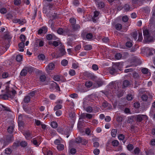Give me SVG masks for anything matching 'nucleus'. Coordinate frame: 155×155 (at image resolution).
Wrapping results in <instances>:
<instances>
[{
  "label": "nucleus",
  "mask_w": 155,
  "mask_h": 155,
  "mask_svg": "<svg viewBox=\"0 0 155 155\" xmlns=\"http://www.w3.org/2000/svg\"><path fill=\"white\" fill-rule=\"evenodd\" d=\"M13 23H18L20 25H23L25 23L26 21L25 19H21L18 18H15L12 20Z\"/></svg>",
  "instance_id": "nucleus-3"
},
{
  "label": "nucleus",
  "mask_w": 155,
  "mask_h": 155,
  "mask_svg": "<svg viewBox=\"0 0 155 155\" xmlns=\"http://www.w3.org/2000/svg\"><path fill=\"white\" fill-rule=\"evenodd\" d=\"M46 79V77L45 75H41L39 78L40 81L41 82H44L45 81Z\"/></svg>",
  "instance_id": "nucleus-35"
},
{
  "label": "nucleus",
  "mask_w": 155,
  "mask_h": 155,
  "mask_svg": "<svg viewBox=\"0 0 155 155\" xmlns=\"http://www.w3.org/2000/svg\"><path fill=\"white\" fill-rule=\"evenodd\" d=\"M6 18L8 19V20L13 19V16L12 14L10 13L7 14L6 15Z\"/></svg>",
  "instance_id": "nucleus-29"
},
{
  "label": "nucleus",
  "mask_w": 155,
  "mask_h": 155,
  "mask_svg": "<svg viewBox=\"0 0 155 155\" xmlns=\"http://www.w3.org/2000/svg\"><path fill=\"white\" fill-rule=\"evenodd\" d=\"M76 74L75 71L72 69H70L69 71V74L71 76H74Z\"/></svg>",
  "instance_id": "nucleus-32"
},
{
  "label": "nucleus",
  "mask_w": 155,
  "mask_h": 155,
  "mask_svg": "<svg viewBox=\"0 0 155 155\" xmlns=\"http://www.w3.org/2000/svg\"><path fill=\"white\" fill-rule=\"evenodd\" d=\"M148 117L146 115H138L137 116V120L141 122L143 120H147Z\"/></svg>",
  "instance_id": "nucleus-5"
},
{
  "label": "nucleus",
  "mask_w": 155,
  "mask_h": 155,
  "mask_svg": "<svg viewBox=\"0 0 155 155\" xmlns=\"http://www.w3.org/2000/svg\"><path fill=\"white\" fill-rule=\"evenodd\" d=\"M133 98V96L131 94H128L127 95V98L128 101H131Z\"/></svg>",
  "instance_id": "nucleus-54"
},
{
  "label": "nucleus",
  "mask_w": 155,
  "mask_h": 155,
  "mask_svg": "<svg viewBox=\"0 0 155 155\" xmlns=\"http://www.w3.org/2000/svg\"><path fill=\"white\" fill-rule=\"evenodd\" d=\"M125 138L124 135L123 134H120L118 136V139L119 140H122Z\"/></svg>",
  "instance_id": "nucleus-58"
},
{
  "label": "nucleus",
  "mask_w": 155,
  "mask_h": 155,
  "mask_svg": "<svg viewBox=\"0 0 155 155\" xmlns=\"http://www.w3.org/2000/svg\"><path fill=\"white\" fill-rule=\"evenodd\" d=\"M93 35L91 33H87L86 35V38L87 39L90 40L92 38Z\"/></svg>",
  "instance_id": "nucleus-38"
},
{
  "label": "nucleus",
  "mask_w": 155,
  "mask_h": 155,
  "mask_svg": "<svg viewBox=\"0 0 155 155\" xmlns=\"http://www.w3.org/2000/svg\"><path fill=\"white\" fill-rule=\"evenodd\" d=\"M41 140V137L40 136L33 139L31 142L33 144L36 146H38L40 144Z\"/></svg>",
  "instance_id": "nucleus-2"
},
{
  "label": "nucleus",
  "mask_w": 155,
  "mask_h": 155,
  "mask_svg": "<svg viewBox=\"0 0 155 155\" xmlns=\"http://www.w3.org/2000/svg\"><path fill=\"white\" fill-rule=\"evenodd\" d=\"M62 107V106L60 104H58L54 106V110H58L61 109Z\"/></svg>",
  "instance_id": "nucleus-33"
},
{
  "label": "nucleus",
  "mask_w": 155,
  "mask_h": 155,
  "mask_svg": "<svg viewBox=\"0 0 155 155\" xmlns=\"http://www.w3.org/2000/svg\"><path fill=\"white\" fill-rule=\"evenodd\" d=\"M69 21L71 23V26L72 25L76 24V19L73 18H71L69 20Z\"/></svg>",
  "instance_id": "nucleus-26"
},
{
  "label": "nucleus",
  "mask_w": 155,
  "mask_h": 155,
  "mask_svg": "<svg viewBox=\"0 0 155 155\" xmlns=\"http://www.w3.org/2000/svg\"><path fill=\"white\" fill-rule=\"evenodd\" d=\"M22 59V56L21 55H18L16 57V60L18 62H20Z\"/></svg>",
  "instance_id": "nucleus-31"
},
{
  "label": "nucleus",
  "mask_w": 155,
  "mask_h": 155,
  "mask_svg": "<svg viewBox=\"0 0 155 155\" xmlns=\"http://www.w3.org/2000/svg\"><path fill=\"white\" fill-rule=\"evenodd\" d=\"M50 133L51 136H54L56 134V131L53 129H51Z\"/></svg>",
  "instance_id": "nucleus-60"
},
{
  "label": "nucleus",
  "mask_w": 155,
  "mask_h": 155,
  "mask_svg": "<svg viewBox=\"0 0 155 155\" xmlns=\"http://www.w3.org/2000/svg\"><path fill=\"white\" fill-rule=\"evenodd\" d=\"M49 45L52 44L54 46L57 47L59 45V42L57 41H54L53 42L51 41H49Z\"/></svg>",
  "instance_id": "nucleus-28"
},
{
  "label": "nucleus",
  "mask_w": 155,
  "mask_h": 155,
  "mask_svg": "<svg viewBox=\"0 0 155 155\" xmlns=\"http://www.w3.org/2000/svg\"><path fill=\"white\" fill-rule=\"evenodd\" d=\"M24 135L27 139H29L32 137L30 131H26L24 133Z\"/></svg>",
  "instance_id": "nucleus-10"
},
{
  "label": "nucleus",
  "mask_w": 155,
  "mask_h": 155,
  "mask_svg": "<svg viewBox=\"0 0 155 155\" xmlns=\"http://www.w3.org/2000/svg\"><path fill=\"white\" fill-rule=\"evenodd\" d=\"M12 152V150L9 148H6L5 150V153L7 154H10Z\"/></svg>",
  "instance_id": "nucleus-41"
},
{
  "label": "nucleus",
  "mask_w": 155,
  "mask_h": 155,
  "mask_svg": "<svg viewBox=\"0 0 155 155\" xmlns=\"http://www.w3.org/2000/svg\"><path fill=\"white\" fill-rule=\"evenodd\" d=\"M60 53L59 56H61L64 55L65 54V51L64 47L62 46L61 49H60Z\"/></svg>",
  "instance_id": "nucleus-16"
},
{
  "label": "nucleus",
  "mask_w": 155,
  "mask_h": 155,
  "mask_svg": "<svg viewBox=\"0 0 155 155\" xmlns=\"http://www.w3.org/2000/svg\"><path fill=\"white\" fill-rule=\"evenodd\" d=\"M21 2L20 0H15L14 4L15 5H19L21 3Z\"/></svg>",
  "instance_id": "nucleus-63"
},
{
  "label": "nucleus",
  "mask_w": 155,
  "mask_h": 155,
  "mask_svg": "<svg viewBox=\"0 0 155 155\" xmlns=\"http://www.w3.org/2000/svg\"><path fill=\"white\" fill-rule=\"evenodd\" d=\"M0 12L2 14H5L7 12V10L5 8H3L0 9Z\"/></svg>",
  "instance_id": "nucleus-62"
},
{
  "label": "nucleus",
  "mask_w": 155,
  "mask_h": 155,
  "mask_svg": "<svg viewBox=\"0 0 155 155\" xmlns=\"http://www.w3.org/2000/svg\"><path fill=\"white\" fill-rule=\"evenodd\" d=\"M51 125L53 128H55L57 127L58 124L56 122L53 121L51 123Z\"/></svg>",
  "instance_id": "nucleus-43"
},
{
  "label": "nucleus",
  "mask_w": 155,
  "mask_h": 155,
  "mask_svg": "<svg viewBox=\"0 0 155 155\" xmlns=\"http://www.w3.org/2000/svg\"><path fill=\"white\" fill-rule=\"evenodd\" d=\"M34 14H33V15L32 16V19H34L35 18L36 16L37 12V8H34Z\"/></svg>",
  "instance_id": "nucleus-48"
},
{
  "label": "nucleus",
  "mask_w": 155,
  "mask_h": 155,
  "mask_svg": "<svg viewBox=\"0 0 155 155\" xmlns=\"http://www.w3.org/2000/svg\"><path fill=\"white\" fill-rule=\"evenodd\" d=\"M38 58L41 60H44L45 58V55L43 54H39L38 56Z\"/></svg>",
  "instance_id": "nucleus-34"
},
{
  "label": "nucleus",
  "mask_w": 155,
  "mask_h": 155,
  "mask_svg": "<svg viewBox=\"0 0 155 155\" xmlns=\"http://www.w3.org/2000/svg\"><path fill=\"white\" fill-rule=\"evenodd\" d=\"M70 97L73 98H77L78 97V95L76 93H74L71 94Z\"/></svg>",
  "instance_id": "nucleus-61"
},
{
  "label": "nucleus",
  "mask_w": 155,
  "mask_h": 155,
  "mask_svg": "<svg viewBox=\"0 0 155 155\" xmlns=\"http://www.w3.org/2000/svg\"><path fill=\"white\" fill-rule=\"evenodd\" d=\"M22 115H19L18 117V126L20 127L23 126L24 124V122L21 120Z\"/></svg>",
  "instance_id": "nucleus-12"
},
{
  "label": "nucleus",
  "mask_w": 155,
  "mask_h": 155,
  "mask_svg": "<svg viewBox=\"0 0 155 155\" xmlns=\"http://www.w3.org/2000/svg\"><path fill=\"white\" fill-rule=\"evenodd\" d=\"M23 109L24 111L28 114H30L31 112V108L30 106L23 107Z\"/></svg>",
  "instance_id": "nucleus-13"
},
{
  "label": "nucleus",
  "mask_w": 155,
  "mask_h": 155,
  "mask_svg": "<svg viewBox=\"0 0 155 155\" xmlns=\"http://www.w3.org/2000/svg\"><path fill=\"white\" fill-rule=\"evenodd\" d=\"M134 148L133 145L131 144H129L127 145V148L129 150H132Z\"/></svg>",
  "instance_id": "nucleus-57"
},
{
  "label": "nucleus",
  "mask_w": 155,
  "mask_h": 155,
  "mask_svg": "<svg viewBox=\"0 0 155 155\" xmlns=\"http://www.w3.org/2000/svg\"><path fill=\"white\" fill-rule=\"evenodd\" d=\"M122 54L120 53H117L115 55V57L116 59L119 60L122 57Z\"/></svg>",
  "instance_id": "nucleus-42"
},
{
  "label": "nucleus",
  "mask_w": 155,
  "mask_h": 155,
  "mask_svg": "<svg viewBox=\"0 0 155 155\" xmlns=\"http://www.w3.org/2000/svg\"><path fill=\"white\" fill-rule=\"evenodd\" d=\"M102 107L104 108L107 107V109H110L112 106L110 104L108 103L107 101H104L102 104Z\"/></svg>",
  "instance_id": "nucleus-8"
},
{
  "label": "nucleus",
  "mask_w": 155,
  "mask_h": 155,
  "mask_svg": "<svg viewBox=\"0 0 155 155\" xmlns=\"http://www.w3.org/2000/svg\"><path fill=\"white\" fill-rule=\"evenodd\" d=\"M20 39L21 41V42H25L26 40V37L23 35H21L20 37Z\"/></svg>",
  "instance_id": "nucleus-39"
},
{
  "label": "nucleus",
  "mask_w": 155,
  "mask_h": 155,
  "mask_svg": "<svg viewBox=\"0 0 155 155\" xmlns=\"http://www.w3.org/2000/svg\"><path fill=\"white\" fill-rule=\"evenodd\" d=\"M130 85V82L127 80H125L123 82V85L124 87H126Z\"/></svg>",
  "instance_id": "nucleus-30"
},
{
  "label": "nucleus",
  "mask_w": 155,
  "mask_h": 155,
  "mask_svg": "<svg viewBox=\"0 0 155 155\" xmlns=\"http://www.w3.org/2000/svg\"><path fill=\"white\" fill-rule=\"evenodd\" d=\"M123 120V117L121 116H118L116 118V120L118 122H121Z\"/></svg>",
  "instance_id": "nucleus-55"
},
{
  "label": "nucleus",
  "mask_w": 155,
  "mask_h": 155,
  "mask_svg": "<svg viewBox=\"0 0 155 155\" xmlns=\"http://www.w3.org/2000/svg\"><path fill=\"white\" fill-rule=\"evenodd\" d=\"M85 110L88 113H91L92 112L93 108L92 107L89 106L85 109Z\"/></svg>",
  "instance_id": "nucleus-44"
},
{
  "label": "nucleus",
  "mask_w": 155,
  "mask_h": 155,
  "mask_svg": "<svg viewBox=\"0 0 155 155\" xmlns=\"http://www.w3.org/2000/svg\"><path fill=\"white\" fill-rule=\"evenodd\" d=\"M141 71L144 74H147L148 72V69L146 68H143L142 69Z\"/></svg>",
  "instance_id": "nucleus-53"
},
{
  "label": "nucleus",
  "mask_w": 155,
  "mask_h": 155,
  "mask_svg": "<svg viewBox=\"0 0 155 155\" xmlns=\"http://www.w3.org/2000/svg\"><path fill=\"white\" fill-rule=\"evenodd\" d=\"M25 69L27 71V72L31 73L33 71V68L31 66L25 67Z\"/></svg>",
  "instance_id": "nucleus-24"
},
{
  "label": "nucleus",
  "mask_w": 155,
  "mask_h": 155,
  "mask_svg": "<svg viewBox=\"0 0 155 155\" xmlns=\"http://www.w3.org/2000/svg\"><path fill=\"white\" fill-rule=\"evenodd\" d=\"M57 148L58 150L61 151L64 149V146L63 144H60L57 146Z\"/></svg>",
  "instance_id": "nucleus-22"
},
{
  "label": "nucleus",
  "mask_w": 155,
  "mask_h": 155,
  "mask_svg": "<svg viewBox=\"0 0 155 155\" xmlns=\"http://www.w3.org/2000/svg\"><path fill=\"white\" fill-rule=\"evenodd\" d=\"M25 44L24 42H21L18 44V47L19 48V51H23L24 50V48L25 47Z\"/></svg>",
  "instance_id": "nucleus-14"
},
{
  "label": "nucleus",
  "mask_w": 155,
  "mask_h": 155,
  "mask_svg": "<svg viewBox=\"0 0 155 155\" xmlns=\"http://www.w3.org/2000/svg\"><path fill=\"white\" fill-rule=\"evenodd\" d=\"M16 94V91L15 90H12L9 92L8 94H9V96L11 97H10V98H13Z\"/></svg>",
  "instance_id": "nucleus-19"
},
{
  "label": "nucleus",
  "mask_w": 155,
  "mask_h": 155,
  "mask_svg": "<svg viewBox=\"0 0 155 155\" xmlns=\"http://www.w3.org/2000/svg\"><path fill=\"white\" fill-rule=\"evenodd\" d=\"M48 31V28L46 26H43L38 30V34H45Z\"/></svg>",
  "instance_id": "nucleus-6"
},
{
  "label": "nucleus",
  "mask_w": 155,
  "mask_h": 155,
  "mask_svg": "<svg viewBox=\"0 0 155 155\" xmlns=\"http://www.w3.org/2000/svg\"><path fill=\"white\" fill-rule=\"evenodd\" d=\"M27 73V71L25 69V67L20 73V75L22 76H25L26 75Z\"/></svg>",
  "instance_id": "nucleus-18"
},
{
  "label": "nucleus",
  "mask_w": 155,
  "mask_h": 155,
  "mask_svg": "<svg viewBox=\"0 0 155 155\" xmlns=\"http://www.w3.org/2000/svg\"><path fill=\"white\" fill-rule=\"evenodd\" d=\"M109 72L110 74H114L116 72V70L114 68H112L110 69Z\"/></svg>",
  "instance_id": "nucleus-56"
},
{
  "label": "nucleus",
  "mask_w": 155,
  "mask_h": 155,
  "mask_svg": "<svg viewBox=\"0 0 155 155\" xmlns=\"http://www.w3.org/2000/svg\"><path fill=\"white\" fill-rule=\"evenodd\" d=\"M119 142L117 140H113L112 142V144L114 146H117L118 145Z\"/></svg>",
  "instance_id": "nucleus-45"
},
{
  "label": "nucleus",
  "mask_w": 155,
  "mask_h": 155,
  "mask_svg": "<svg viewBox=\"0 0 155 155\" xmlns=\"http://www.w3.org/2000/svg\"><path fill=\"white\" fill-rule=\"evenodd\" d=\"M20 145L22 147H25L27 146V143L25 141H22L20 143Z\"/></svg>",
  "instance_id": "nucleus-59"
},
{
  "label": "nucleus",
  "mask_w": 155,
  "mask_h": 155,
  "mask_svg": "<svg viewBox=\"0 0 155 155\" xmlns=\"http://www.w3.org/2000/svg\"><path fill=\"white\" fill-rule=\"evenodd\" d=\"M117 132V130L116 129H113L111 131V135L113 137H115L116 136V134Z\"/></svg>",
  "instance_id": "nucleus-21"
},
{
  "label": "nucleus",
  "mask_w": 155,
  "mask_h": 155,
  "mask_svg": "<svg viewBox=\"0 0 155 155\" xmlns=\"http://www.w3.org/2000/svg\"><path fill=\"white\" fill-rule=\"evenodd\" d=\"M60 79V77L58 75H55L53 77V79L56 81H59Z\"/></svg>",
  "instance_id": "nucleus-47"
},
{
  "label": "nucleus",
  "mask_w": 155,
  "mask_h": 155,
  "mask_svg": "<svg viewBox=\"0 0 155 155\" xmlns=\"http://www.w3.org/2000/svg\"><path fill=\"white\" fill-rule=\"evenodd\" d=\"M139 34V36H138V40L141 41L143 39V37L142 35V31H139L138 32Z\"/></svg>",
  "instance_id": "nucleus-50"
},
{
  "label": "nucleus",
  "mask_w": 155,
  "mask_h": 155,
  "mask_svg": "<svg viewBox=\"0 0 155 155\" xmlns=\"http://www.w3.org/2000/svg\"><path fill=\"white\" fill-rule=\"evenodd\" d=\"M134 107L136 108H138L140 107V104L138 102H136L134 104Z\"/></svg>",
  "instance_id": "nucleus-64"
},
{
  "label": "nucleus",
  "mask_w": 155,
  "mask_h": 155,
  "mask_svg": "<svg viewBox=\"0 0 155 155\" xmlns=\"http://www.w3.org/2000/svg\"><path fill=\"white\" fill-rule=\"evenodd\" d=\"M124 9L127 12L130 11V8L129 5L126 4L123 7Z\"/></svg>",
  "instance_id": "nucleus-23"
},
{
  "label": "nucleus",
  "mask_w": 155,
  "mask_h": 155,
  "mask_svg": "<svg viewBox=\"0 0 155 155\" xmlns=\"http://www.w3.org/2000/svg\"><path fill=\"white\" fill-rule=\"evenodd\" d=\"M55 67V65L54 63L52 62L50 63L46 67L45 70L47 72H48L50 71L53 70Z\"/></svg>",
  "instance_id": "nucleus-4"
},
{
  "label": "nucleus",
  "mask_w": 155,
  "mask_h": 155,
  "mask_svg": "<svg viewBox=\"0 0 155 155\" xmlns=\"http://www.w3.org/2000/svg\"><path fill=\"white\" fill-rule=\"evenodd\" d=\"M100 14V12L98 11H95L94 12V19L93 21H94V20H95V21H96V20L97 19V17Z\"/></svg>",
  "instance_id": "nucleus-20"
},
{
  "label": "nucleus",
  "mask_w": 155,
  "mask_h": 155,
  "mask_svg": "<svg viewBox=\"0 0 155 155\" xmlns=\"http://www.w3.org/2000/svg\"><path fill=\"white\" fill-rule=\"evenodd\" d=\"M58 33L60 35H63L64 33V31L62 28H59L57 31Z\"/></svg>",
  "instance_id": "nucleus-40"
},
{
  "label": "nucleus",
  "mask_w": 155,
  "mask_h": 155,
  "mask_svg": "<svg viewBox=\"0 0 155 155\" xmlns=\"http://www.w3.org/2000/svg\"><path fill=\"white\" fill-rule=\"evenodd\" d=\"M97 7L99 9H102L104 7V3L101 1L97 2L96 3Z\"/></svg>",
  "instance_id": "nucleus-7"
},
{
  "label": "nucleus",
  "mask_w": 155,
  "mask_h": 155,
  "mask_svg": "<svg viewBox=\"0 0 155 155\" xmlns=\"http://www.w3.org/2000/svg\"><path fill=\"white\" fill-rule=\"evenodd\" d=\"M72 29L73 31H79L80 28V26L79 24H75L72 25Z\"/></svg>",
  "instance_id": "nucleus-11"
},
{
  "label": "nucleus",
  "mask_w": 155,
  "mask_h": 155,
  "mask_svg": "<svg viewBox=\"0 0 155 155\" xmlns=\"http://www.w3.org/2000/svg\"><path fill=\"white\" fill-rule=\"evenodd\" d=\"M128 18L127 15H124L122 18V20L124 22H127L128 21Z\"/></svg>",
  "instance_id": "nucleus-51"
},
{
  "label": "nucleus",
  "mask_w": 155,
  "mask_h": 155,
  "mask_svg": "<svg viewBox=\"0 0 155 155\" xmlns=\"http://www.w3.org/2000/svg\"><path fill=\"white\" fill-rule=\"evenodd\" d=\"M115 28L117 30H120L122 28V25L118 23L116 25Z\"/></svg>",
  "instance_id": "nucleus-36"
},
{
  "label": "nucleus",
  "mask_w": 155,
  "mask_h": 155,
  "mask_svg": "<svg viewBox=\"0 0 155 155\" xmlns=\"http://www.w3.org/2000/svg\"><path fill=\"white\" fill-rule=\"evenodd\" d=\"M72 68L76 69L79 67V64L78 63H74L72 64Z\"/></svg>",
  "instance_id": "nucleus-46"
},
{
  "label": "nucleus",
  "mask_w": 155,
  "mask_h": 155,
  "mask_svg": "<svg viewBox=\"0 0 155 155\" xmlns=\"http://www.w3.org/2000/svg\"><path fill=\"white\" fill-rule=\"evenodd\" d=\"M30 97L29 96H27L25 97L23 101L25 103H28L30 101Z\"/></svg>",
  "instance_id": "nucleus-27"
},
{
  "label": "nucleus",
  "mask_w": 155,
  "mask_h": 155,
  "mask_svg": "<svg viewBox=\"0 0 155 155\" xmlns=\"http://www.w3.org/2000/svg\"><path fill=\"white\" fill-rule=\"evenodd\" d=\"M141 98L143 101H147L148 97L147 96L146 94H143L141 97Z\"/></svg>",
  "instance_id": "nucleus-52"
},
{
  "label": "nucleus",
  "mask_w": 155,
  "mask_h": 155,
  "mask_svg": "<svg viewBox=\"0 0 155 155\" xmlns=\"http://www.w3.org/2000/svg\"><path fill=\"white\" fill-rule=\"evenodd\" d=\"M1 76L2 78H6L9 77V75L8 73L7 72H3L2 70L0 69V76Z\"/></svg>",
  "instance_id": "nucleus-9"
},
{
  "label": "nucleus",
  "mask_w": 155,
  "mask_h": 155,
  "mask_svg": "<svg viewBox=\"0 0 155 155\" xmlns=\"http://www.w3.org/2000/svg\"><path fill=\"white\" fill-rule=\"evenodd\" d=\"M92 84V82L91 81H87L85 84L86 86L87 87H90Z\"/></svg>",
  "instance_id": "nucleus-49"
},
{
  "label": "nucleus",
  "mask_w": 155,
  "mask_h": 155,
  "mask_svg": "<svg viewBox=\"0 0 155 155\" xmlns=\"http://www.w3.org/2000/svg\"><path fill=\"white\" fill-rule=\"evenodd\" d=\"M14 129V125L12 124L11 126H9L8 129V132L9 133H12L13 132Z\"/></svg>",
  "instance_id": "nucleus-15"
},
{
  "label": "nucleus",
  "mask_w": 155,
  "mask_h": 155,
  "mask_svg": "<svg viewBox=\"0 0 155 155\" xmlns=\"http://www.w3.org/2000/svg\"><path fill=\"white\" fill-rule=\"evenodd\" d=\"M61 64L63 66H66L68 63V61L66 59H64L62 60L61 62Z\"/></svg>",
  "instance_id": "nucleus-37"
},
{
  "label": "nucleus",
  "mask_w": 155,
  "mask_h": 155,
  "mask_svg": "<svg viewBox=\"0 0 155 155\" xmlns=\"http://www.w3.org/2000/svg\"><path fill=\"white\" fill-rule=\"evenodd\" d=\"M13 140V136L7 135L5 137L4 139L2 138L1 139L0 141L1 143H3L4 146H6L12 142Z\"/></svg>",
  "instance_id": "nucleus-1"
},
{
  "label": "nucleus",
  "mask_w": 155,
  "mask_h": 155,
  "mask_svg": "<svg viewBox=\"0 0 155 155\" xmlns=\"http://www.w3.org/2000/svg\"><path fill=\"white\" fill-rule=\"evenodd\" d=\"M143 34L144 37L148 38L149 36V33L147 29H145L143 31Z\"/></svg>",
  "instance_id": "nucleus-25"
},
{
  "label": "nucleus",
  "mask_w": 155,
  "mask_h": 155,
  "mask_svg": "<svg viewBox=\"0 0 155 155\" xmlns=\"http://www.w3.org/2000/svg\"><path fill=\"white\" fill-rule=\"evenodd\" d=\"M84 49L86 51H88L92 49V46L91 45L87 44L84 45L83 46Z\"/></svg>",
  "instance_id": "nucleus-17"
}]
</instances>
